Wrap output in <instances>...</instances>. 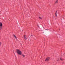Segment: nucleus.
Segmentation results:
<instances>
[{
	"instance_id": "obj_10",
	"label": "nucleus",
	"mask_w": 65,
	"mask_h": 65,
	"mask_svg": "<svg viewBox=\"0 0 65 65\" xmlns=\"http://www.w3.org/2000/svg\"><path fill=\"white\" fill-rule=\"evenodd\" d=\"M60 60H61V61H63V59H62V58H60Z\"/></svg>"
},
{
	"instance_id": "obj_8",
	"label": "nucleus",
	"mask_w": 65,
	"mask_h": 65,
	"mask_svg": "<svg viewBox=\"0 0 65 65\" xmlns=\"http://www.w3.org/2000/svg\"><path fill=\"white\" fill-rule=\"evenodd\" d=\"M55 3H58V0H57L56 2Z\"/></svg>"
},
{
	"instance_id": "obj_9",
	"label": "nucleus",
	"mask_w": 65,
	"mask_h": 65,
	"mask_svg": "<svg viewBox=\"0 0 65 65\" xmlns=\"http://www.w3.org/2000/svg\"><path fill=\"white\" fill-rule=\"evenodd\" d=\"M22 56H23V58H24V57H25V56L24 55H22Z\"/></svg>"
},
{
	"instance_id": "obj_7",
	"label": "nucleus",
	"mask_w": 65,
	"mask_h": 65,
	"mask_svg": "<svg viewBox=\"0 0 65 65\" xmlns=\"http://www.w3.org/2000/svg\"><path fill=\"white\" fill-rule=\"evenodd\" d=\"M57 10L55 13V15L56 16V17H57Z\"/></svg>"
},
{
	"instance_id": "obj_1",
	"label": "nucleus",
	"mask_w": 65,
	"mask_h": 65,
	"mask_svg": "<svg viewBox=\"0 0 65 65\" xmlns=\"http://www.w3.org/2000/svg\"><path fill=\"white\" fill-rule=\"evenodd\" d=\"M16 52L17 53L20 55H21L22 54V52L19 49H17Z\"/></svg>"
},
{
	"instance_id": "obj_13",
	"label": "nucleus",
	"mask_w": 65,
	"mask_h": 65,
	"mask_svg": "<svg viewBox=\"0 0 65 65\" xmlns=\"http://www.w3.org/2000/svg\"><path fill=\"white\" fill-rule=\"evenodd\" d=\"M59 61V60H57V61Z\"/></svg>"
},
{
	"instance_id": "obj_6",
	"label": "nucleus",
	"mask_w": 65,
	"mask_h": 65,
	"mask_svg": "<svg viewBox=\"0 0 65 65\" xmlns=\"http://www.w3.org/2000/svg\"><path fill=\"white\" fill-rule=\"evenodd\" d=\"M39 18L41 20H42V18L41 17H39Z\"/></svg>"
},
{
	"instance_id": "obj_12",
	"label": "nucleus",
	"mask_w": 65,
	"mask_h": 65,
	"mask_svg": "<svg viewBox=\"0 0 65 65\" xmlns=\"http://www.w3.org/2000/svg\"><path fill=\"white\" fill-rule=\"evenodd\" d=\"M14 54L15 55V54L14 53ZM15 56H16L15 55Z\"/></svg>"
},
{
	"instance_id": "obj_2",
	"label": "nucleus",
	"mask_w": 65,
	"mask_h": 65,
	"mask_svg": "<svg viewBox=\"0 0 65 65\" xmlns=\"http://www.w3.org/2000/svg\"><path fill=\"white\" fill-rule=\"evenodd\" d=\"M0 30H1L2 29V24L1 22L0 23Z\"/></svg>"
},
{
	"instance_id": "obj_3",
	"label": "nucleus",
	"mask_w": 65,
	"mask_h": 65,
	"mask_svg": "<svg viewBox=\"0 0 65 65\" xmlns=\"http://www.w3.org/2000/svg\"><path fill=\"white\" fill-rule=\"evenodd\" d=\"M49 60H50V58L48 57L45 60V61L46 62H47V61H48Z\"/></svg>"
},
{
	"instance_id": "obj_4",
	"label": "nucleus",
	"mask_w": 65,
	"mask_h": 65,
	"mask_svg": "<svg viewBox=\"0 0 65 65\" xmlns=\"http://www.w3.org/2000/svg\"><path fill=\"white\" fill-rule=\"evenodd\" d=\"M24 39H25V40H26V39H27V37H26V35H24Z\"/></svg>"
},
{
	"instance_id": "obj_5",
	"label": "nucleus",
	"mask_w": 65,
	"mask_h": 65,
	"mask_svg": "<svg viewBox=\"0 0 65 65\" xmlns=\"http://www.w3.org/2000/svg\"><path fill=\"white\" fill-rule=\"evenodd\" d=\"M13 37H14L15 38V39L16 40H17V37H16V36H15V35H14Z\"/></svg>"
},
{
	"instance_id": "obj_11",
	"label": "nucleus",
	"mask_w": 65,
	"mask_h": 65,
	"mask_svg": "<svg viewBox=\"0 0 65 65\" xmlns=\"http://www.w3.org/2000/svg\"><path fill=\"white\" fill-rule=\"evenodd\" d=\"M1 44H2L1 42H0V45H1Z\"/></svg>"
}]
</instances>
